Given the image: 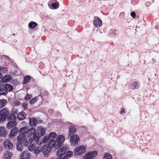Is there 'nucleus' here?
Wrapping results in <instances>:
<instances>
[{
	"label": "nucleus",
	"mask_w": 159,
	"mask_h": 159,
	"mask_svg": "<svg viewBox=\"0 0 159 159\" xmlns=\"http://www.w3.org/2000/svg\"><path fill=\"white\" fill-rule=\"evenodd\" d=\"M56 143L57 142L56 140L53 139H51L49 141L48 144L53 148L55 146Z\"/></svg>",
	"instance_id": "393cba45"
},
{
	"label": "nucleus",
	"mask_w": 159,
	"mask_h": 159,
	"mask_svg": "<svg viewBox=\"0 0 159 159\" xmlns=\"http://www.w3.org/2000/svg\"><path fill=\"white\" fill-rule=\"evenodd\" d=\"M9 113V111H8L6 108H4L1 110V113L0 114V124L5 121Z\"/></svg>",
	"instance_id": "f03ea898"
},
{
	"label": "nucleus",
	"mask_w": 159,
	"mask_h": 159,
	"mask_svg": "<svg viewBox=\"0 0 159 159\" xmlns=\"http://www.w3.org/2000/svg\"><path fill=\"white\" fill-rule=\"evenodd\" d=\"M7 93V92L5 90L4 92H2V93H0V94L1 95H6Z\"/></svg>",
	"instance_id": "8fccbe9b"
},
{
	"label": "nucleus",
	"mask_w": 159,
	"mask_h": 159,
	"mask_svg": "<svg viewBox=\"0 0 159 159\" xmlns=\"http://www.w3.org/2000/svg\"><path fill=\"white\" fill-rule=\"evenodd\" d=\"M12 115L11 114V113L10 114H9L8 115H9V116L7 117V120H12Z\"/></svg>",
	"instance_id": "c03bdc74"
},
{
	"label": "nucleus",
	"mask_w": 159,
	"mask_h": 159,
	"mask_svg": "<svg viewBox=\"0 0 159 159\" xmlns=\"http://www.w3.org/2000/svg\"><path fill=\"white\" fill-rule=\"evenodd\" d=\"M67 149L66 147H63L62 148H59L57 151V155L59 157L56 159H68L70 158L73 154V152L70 151H68L66 153V154L63 158H61L62 155H64Z\"/></svg>",
	"instance_id": "f257e3e1"
},
{
	"label": "nucleus",
	"mask_w": 159,
	"mask_h": 159,
	"mask_svg": "<svg viewBox=\"0 0 159 159\" xmlns=\"http://www.w3.org/2000/svg\"><path fill=\"white\" fill-rule=\"evenodd\" d=\"M47 95V92L44 91L43 93H40V96L42 98H43V97H44L46 95Z\"/></svg>",
	"instance_id": "79ce46f5"
},
{
	"label": "nucleus",
	"mask_w": 159,
	"mask_h": 159,
	"mask_svg": "<svg viewBox=\"0 0 159 159\" xmlns=\"http://www.w3.org/2000/svg\"><path fill=\"white\" fill-rule=\"evenodd\" d=\"M3 145L5 149L7 151H11L14 148L13 143L9 139H7L4 141Z\"/></svg>",
	"instance_id": "20e7f679"
},
{
	"label": "nucleus",
	"mask_w": 159,
	"mask_h": 159,
	"mask_svg": "<svg viewBox=\"0 0 159 159\" xmlns=\"http://www.w3.org/2000/svg\"><path fill=\"white\" fill-rule=\"evenodd\" d=\"M38 123V120L35 118H29V124L30 127H35L36 126V124Z\"/></svg>",
	"instance_id": "dca6fc26"
},
{
	"label": "nucleus",
	"mask_w": 159,
	"mask_h": 159,
	"mask_svg": "<svg viewBox=\"0 0 159 159\" xmlns=\"http://www.w3.org/2000/svg\"><path fill=\"white\" fill-rule=\"evenodd\" d=\"M43 151V147H41V148H38V147H37L36 149L34 151V153L35 154H38L39 153L42 152Z\"/></svg>",
	"instance_id": "2f4dec72"
},
{
	"label": "nucleus",
	"mask_w": 159,
	"mask_h": 159,
	"mask_svg": "<svg viewBox=\"0 0 159 159\" xmlns=\"http://www.w3.org/2000/svg\"><path fill=\"white\" fill-rule=\"evenodd\" d=\"M76 130V129L75 126V125H71L69 127V134L68 137L75 133Z\"/></svg>",
	"instance_id": "ddd939ff"
},
{
	"label": "nucleus",
	"mask_w": 159,
	"mask_h": 159,
	"mask_svg": "<svg viewBox=\"0 0 159 159\" xmlns=\"http://www.w3.org/2000/svg\"><path fill=\"white\" fill-rule=\"evenodd\" d=\"M4 87L6 90L9 92L11 91L13 88L12 86L8 84H5Z\"/></svg>",
	"instance_id": "b1692460"
},
{
	"label": "nucleus",
	"mask_w": 159,
	"mask_h": 159,
	"mask_svg": "<svg viewBox=\"0 0 159 159\" xmlns=\"http://www.w3.org/2000/svg\"><path fill=\"white\" fill-rule=\"evenodd\" d=\"M27 153V151H24L21 154L20 159H24V157L26 155V153Z\"/></svg>",
	"instance_id": "58836bf2"
},
{
	"label": "nucleus",
	"mask_w": 159,
	"mask_h": 159,
	"mask_svg": "<svg viewBox=\"0 0 159 159\" xmlns=\"http://www.w3.org/2000/svg\"><path fill=\"white\" fill-rule=\"evenodd\" d=\"M23 143L21 142H17L16 143V149L18 151H21L23 148Z\"/></svg>",
	"instance_id": "4be33fe9"
},
{
	"label": "nucleus",
	"mask_w": 159,
	"mask_h": 159,
	"mask_svg": "<svg viewBox=\"0 0 159 159\" xmlns=\"http://www.w3.org/2000/svg\"><path fill=\"white\" fill-rule=\"evenodd\" d=\"M1 86L0 85V87H1Z\"/></svg>",
	"instance_id": "0e129e2a"
},
{
	"label": "nucleus",
	"mask_w": 159,
	"mask_h": 159,
	"mask_svg": "<svg viewBox=\"0 0 159 159\" xmlns=\"http://www.w3.org/2000/svg\"><path fill=\"white\" fill-rule=\"evenodd\" d=\"M94 18V19L93 21L94 26L97 28H99L102 25V21L100 19L99 17L95 16Z\"/></svg>",
	"instance_id": "6e6552de"
},
{
	"label": "nucleus",
	"mask_w": 159,
	"mask_h": 159,
	"mask_svg": "<svg viewBox=\"0 0 159 159\" xmlns=\"http://www.w3.org/2000/svg\"><path fill=\"white\" fill-rule=\"evenodd\" d=\"M37 131H39V133L40 132V136H43L45 134L46 129L43 126H38L37 128Z\"/></svg>",
	"instance_id": "f3484780"
},
{
	"label": "nucleus",
	"mask_w": 159,
	"mask_h": 159,
	"mask_svg": "<svg viewBox=\"0 0 159 159\" xmlns=\"http://www.w3.org/2000/svg\"><path fill=\"white\" fill-rule=\"evenodd\" d=\"M69 123L70 124H72L71 123H70V122H69Z\"/></svg>",
	"instance_id": "bf43d9fd"
},
{
	"label": "nucleus",
	"mask_w": 159,
	"mask_h": 159,
	"mask_svg": "<svg viewBox=\"0 0 159 159\" xmlns=\"http://www.w3.org/2000/svg\"><path fill=\"white\" fill-rule=\"evenodd\" d=\"M31 79V77L28 75L24 77L23 84H26L27 83L29 82Z\"/></svg>",
	"instance_id": "c85d7f7f"
},
{
	"label": "nucleus",
	"mask_w": 159,
	"mask_h": 159,
	"mask_svg": "<svg viewBox=\"0 0 159 159\" xmlns=\"http://www.w3.org/2000/svg\"><path fill=\"white\" fill-rule=\"evenodd\" d=\"M17 123L16 121L12 120H9L7 124L6 128L9 129L14 127L16 125Z\"/></svg>",
	"instance_id": "9b49d317"
},
{
	"label": "nucleus",
	"mask_w": 159,
	"mask_h": 159,
	"mask_svg": "<svg viewBox=\"0 0 159 159\" xmlns=\"http://www.w3.org/2000/svg\"><path fill=\"white\" fill-rule=\"evenodd\" d=\"M125 111L124 108H121V110L120 111V113L122 114V113L124 112Z\"/></svg>",
	"instance_id": "603ef678"
},
{
	"label": "nucleus",
	"mask_w": 159,
	"mask_h": 159,
	"mask_svg": "<svg viewBox=\"0 0 159 159\" xmlns=\"http://www.w3.org/2000/svg\"><path fill=\"white\" fill-rule=\"evenodd\" d=\"M13 103L16 106H18L20 105V102L19 101H15L13 102Z\"/></svg>",
	"instance_id": "a18cd8bd"
},
{
	"label": "nucleus",
	"mask_w": 159,
	"mask_h": 159,
	"mask_svg": "<svg viewBox=\"0 0 159 159\" xmlns=\"http://www.w3.org/2000/svg\"><path fill=\"white\" fill-rule=\"evenodd\" d=\"M5 68L4 67L0 66V71H5Z\"/></svg>",
	"instance_id": "3c124183"
},
{
	"label": "nucleus",
	"mask_w": 159,
	"mask_h": 159,
	"mask_svg": "<svg viewBox=\"0 0 159 159\" xmlns=\"http://www.w3.org/2000/svg\"><path fill=\"white\" fill-rule=\"evenodd\" d=\"M33 137H32L34 140L37 143V144H39V139L41 137L40 136L39 133V131H36L34 134H33Z\"/></svg>",
	"instance_id": "4468645a"
},
{
	"label": "nucleus",
	"mask_w": 159,
	"mask_h": 159,
	"mask_svg": "<svg viewBox=\"0 0 159 159\" xmlns=\"http://www.w3.org/2000/svg\"><path fill=\"white\" fill-rule=\"evenodd\" d=\"M131 16L133 18H135L136 15L135 12L134 11L130 13Z\"/></svg>",
	"instance_id": "49530a36"
},
{
	"label": "nucleus",
	"mask_w": 159,
	"mask_h": 159,
	"mask_svg": "<svg viewBox=\"0 0 159 159\" xmlns=\"http://www.w3.org/2000/svg\"><path fill=\"white\" fill-rule=\"evenodd\" d=\"M24 157V159H30V156L28 152L26 153V155Z\"/></svg>",
	"instance_id": "37998d69"
},
{
	"label": "nucleus",
	"mask_w": 159,
	"mask_h": 159,
	"mask_svg": "<svg viewBox=\"0 0 159 159\" xmlns=\"http://www.w3.org/2000/svg\"><path fill=\"white\" fill-rule=\"evenodd\" d=\"M41 144V142L39 144L40 145V144Z\"/></svg>",
	"instance_id": "052dcab7"
},
{
	"label": "nucleus",
	"mask_w": 159,
	"mask_h": 159,
	"mask_svg": "<svg viewBox=\"0 0 159 159\" xmlns=\"http://www.w3.org/2000/svg\"><path fill=\"white\" fill-rule=\"evenodd\" d=\"M97 151H91L85 154L84 159H93L97 155Z\"/></svg>",
	"instance_id": "423d86ee"
},
{
	"label": "nucleus",
	"mask_w": 159,
	"mask_h": 159,
	"mask_svg": "<svg viewBox=\"0 0 159 159\" xmlns=\"http://www.w3.org/2000/svg\"><path fill=\"white\" fill-rule=\"evenodd\" d=\"M32 97V95L29 94H27L25 98V100H29Z\"/></svg>",
	"instance_id": "ea45409f"
},
{
	"label": "nucleus",
	"mask_w": 159,
	"mask_h": 159,
	"mask_svg": "<svg viewBox=\"0 0 159 159\" xmlns=\"http://www.w3.org/2000/svg\"><path fill=\"white\" fill-rule=\"evenodd\" d=\"M19 130L17 127H14L11 129L8 135V137L10 139H12L13 137L15 136L17 133H19Z\"/></svg>",
	"instance_id": "1a4fd4ad"
},
{
	"label": "nucleus",
	"mask_w": 159,
	"mask_h": 159,
	"mask_svg": "<svg viewBox=\"0 0 159 159\" xmlns=\"http://www.w3.org/2000/svg\"><path fill=\"white\" fill-rule=\"evenodd\" d=\"M112 155L109 153H106L104 154L103 159H112Z\"/></svg>",
	"instance_id": "cd10ccee"
},
{
	"label": "nucleus",
	"mask_w": 159,
	"mask_h": 159,
	"mask_svg": "<svg viewBox=\"0 0 159 159\" xmlns=\"http://www.w3.org/2000/svg\"><path fill=\"white\" fill-rule=\"evenodd\" d=\"M52 147L48 145L47 146L44 145L43 147V149L47 150L49 152H50L52 150Z\"/></svg>",
	"instance_id": "7c9ffc66"
},
{
	"label": "nucleus",
	"mask_w": 159,
	"mask_h": 159,
	"mask_svg": "<svg viewBox=\"0 0 159 159\" xmlns=\"http://www.w3.org/2000/svg\"><path fill=\"white\" fill-rule=\"evenodd\" d=\"M20 134L17 137V142H21L24 143V142L26 139V135L24 134Z\"/></svg>",
	"instance_id": "f8f14e48"
},
{
	"label": "nucleus",
	"mask_w": 159,
	"mask_h": 159,
	"mask_svg": "<svg viewBox=\"0 0 159 159\" xmlns=\"http://www.w3.org/2000/svg\"><path fill=\"white\" fill-rule=\"evenodd\" d=\"M139 87L138 84V82H133L131 83L130 86L131 89H137Z\"/></svg>",
	"instance_id": "a878e982"
},
{
	"label": "nucleus",
	"mask_w": 159,
	"mask_h": 159,
	"mask_svg": "<svg viewBox=\"0 0 159 159\" xmlns=\"http://www.w3.org/2000/svg\"><path fill=\"white\" fill-rule=\"evenodd\" d=\"M15 114H13L12 115V120L16 121V116H15Z\"/></svg>",
	"instance_id": "09e8293b"
},
{
	"label": "nucleus",
	"mask_w": 159,
	"mask_h": 159,
	"mask_svg": "<svg viewBox=\"0 0 159 159\" xmlns=\"http://www.w3.org/2000/svg\"><path fill=\"white\" fill-rule=\"evenodd\" d=\"M7 102V100L6 99H0V108L4 107Z\"/></svg>",
	"instance_id": "c756f323"
},
{
	"label": "nucleus",
	"mask_w": 159,
	"mask_h": 159,
	"mask_svg": "<svg viewBox=\"0 0 159 159\" xmlns=\"http://www.w3.org/2000/svg\"><path fill=\"white\" fill-rule=\"evenodd\" d=\"M37 98L36 97H34L31 99L30 101V103L31 104H33L34 102L37 101Z\"/></svg>",
	"instance_id": "e433bc0d"
},
{
	"label": "nucleus",
	"mask_w": 159,
	"mask_h": 159,
	"mask_svg": "<svg viewBox=\"0 0 159 159\" xmlns=\"http://www.w3.org/2000/svg\"><path fill=\"white\" fill-rule=\"evenodd\" d=\"M51 6L53 8L56 9L57 8L59 7V3L58 2L57 3L54 2L51 4Z\"/></svg>",
	"instance_id": "72a5a7b5"
},
{
	"label": "nucleus",
	"mask_w": 159,
	"mask_h": 159,
	"mask_svg": "<svg viewBox=\"0 0 159 159\" xmlns=\"http://www.w3.org/2000/svg\"><path fill=\"white\" fill-rule=\"evenodd\" d=\"M26 117V114L25 113L22 111L18 114L17 118L19 120H23Z\"/></svg>",
	"instance_id": "a211bd4d"
},
{
	"label": "nucleus",
	"mask_w": 159,
	"mask_h": 159,
	"mask_svg": "<svg viewBox=\"0 0 159 159\" xmlns=\"http://www.w3.org/2000/svg\"><path fill=\"white\" fill-rule=\"evenodd\" d=\"M43 151L42 152H43V154L44 155V156L45 157H48V154L50 152L48 151L47 150H45V149H43Z\"/></svg>",
	"instance_id": "c9c22d12"
},
{
	"label": "nucleus",
	"mask_w": 159,
	"mask_h": 159,
	"mask_svg": "<svg viewBox=\"0 0 159 159\" xmlns=\"http://www.w3.org/2000/svg\"><path fill=\"white\" fill-rule=\"evenodd\" d=\"M50 139L49 136H47V135L44 136L43 139V143H47L48 140Z\"/></svg>",
	"instance_id": "f704fd0d"
},
{
	"label": "nucleus",
	"mask_w": 159,
	"mask_h": 159,
	"mask_svg": "<svg viewBox=\"0 0 159 159\" xmlns=\"http://www.w3.org/2000/svg\"><path fill=\"white\" fill-rule=\"evenodd\" d=\"M4 90V89L3 88H0V93H2L3 91Z\"/></svg>",
	"instance_id": "864d4df0"
},
{
	"label": "nucleus",
	"mask_w": 159,
	"mask_h": 159,
	"mask_svg": "<svg viewBox=\"0 0 159 159\" xmlns=\"http://www.w3.org/2000/svg\"><path fill=\"white\" fill-rule=\"evenodd\" d=\"M12 82H13V83H15L16 82H17V81L16 80H12Z\"/></svg>",
	"instance_id": "5fc2aeb1"
},
{
	"label": "nucleus",
	"mask_w": 159,
	"mask_h": 159,
	"mask_svg": "<svg viewBox=\"0 0 159 159\" xmlns=\"http://www.w3.org/2000/svg\"><path fill=\"white\" fill-rule=\"evenodd\" d=\"M152 60H154L153 59H152Z\"/></svg>",
	"instance_id": "e2e57ef3"
},
{
	"label": "nucleus",
	"mask_w": 159,
	"mask_h": 159,
	"mask_svg": "<svg viewBox=\"0 0 159 159\" xmlns=\"http://www.w3.org/2000/svg\"><path fill=\"white\" fill-rule=\"evenodd\" d=\"M17 109L16 108H13L11 112V114H16L17 113Z\"/></svg>",
	"instance_id": "a19ab883"
},
{
	"label": "nucleus",
	"mask_w": 159,
	"mask_h": 159,
	"mask_svg": "<svg viewBox=\"0 0 159 159\" xmlns=\"http://www.w3.org/2000/svg\"><path fill=\"white\" fill-rule=\"evenodd\" d=\"M85 148L83 146H78L74 150V156L80 155L85 152Z\"/></svg>",
	"instance_id": "39448f33"
},
{
	"label": "nucleus",
	"mask_w": 159,
	"mask_h": 159,
	"mask_svg": "<svg viewBox=\"0 0 159 159\" xmlns=\"http://www.w3.org/2000/svg\"><path fill=\"white\" fill-rule=\"evenodd\" d=\"M114 35H116V33H114ZM113 35H114V34H113Z\"/></svg>",
	"instance_id": "13d9d810"
},
{
	"label": "nucleus",
	"mask_w": 159,
	"mask_h": 159,
	"mask_svg": "<svg viewBox=\"0 0 159 159\" xmlns=\"http://www.w3.org/2000/svg\"><path fill=\"white\" fill-rule=\"evenodd\" d=\"M11 78V76L9 75H6L2 77L0 80V84L1 82L7 83L9 82Z\"/></svg>",
	"instance_id": "2eb2a0df"
},
{
	"label": "nucleus",
	"mask_w": 159,
	"mask_h": 159,
	"mask_svg": "<svg viewBox=\"0 0 159 159\" xmlns=\"http://www.w3.org/2000/svg\"><path fill=\"white\" fill-rule=\"evenodd\" d=\"M43 122L42 121V120H39L38 121V122L39 123H42Z\"/></svg>",
	"instance_id": "6e6d98bb"
},
{
	"label": "nucleus",
	"mask_w": 159,
	"mask_h": 159,
	"mask_svg": "<svg viewBox=\"0 0 159 159\" xmlns=\"http://www.w3.org/2000/svg\"><path fill=\"white\" fill-rule=\"evenodd\" d=\"M38 25V24L35 22L31 21L29 24L28 26L31 29H34Z\"/></svg>",
	"instance_id": "bb28decb"
},
{
	"label": "nucleus",
	"mask_w": 159,
	"mask_h": 159,
	"mask_svg": "<svg viewBox=\"0 0 159 159\" xmlns=\"http://www.w3.org/2000/svg\"><path fill=\"white\" fill-rule=\"evenodd\" d=\"M28 126H25L21 128L19 130V133L25 134H27Z\"/></svg>",
	"instance_id": "412c9836"
},
{
	"label": "nucleus",
	"mask_w": 159,
	"mask_h": 159,
	"mask_svg": "<svg viewBox=\"0 0 159 159\" xmlns=\"http://www.w3.org/2000/svg\"><path fill=\"white\" fill-rule=\"evenodd\" d=\"M65 140V137L63 135L60 134L57 136L56 139L57 143L55 145V148L57 149L61 147Z\"/></svg>",
	"instance_id": "7ed1b4c3"
},
{
	"label": "nucleus",
	"mask_w": 159,
	"mask_h": 159,
	"mask_svg": "<svg viewBox=\"0 0 159 159\" xmlns=\"http://www.w3.org/2000/svg\"><path fill=\"white\" fill-rule=\"evenodd\" d=\"M22 106L25 109H26L28 107V104L26 103H23L22 104Z\"/></svg>",
	"instance_id": "de8ad7c7"
},
{
	"label": "nucleus",
	"mask_w": 159,
	"mask_h": 159,
	"mask_svg": "<svg viewBox=\"0 0 159 159\" xmlns=\"http://www.w3.org/2000/svg\"><path fill=\"white\" fill-rule=\"evenodd\" d=\"M33 139L31 136H28L26 138L25 141L24 142L23 145L25 146H28L33 143Z\"/></svg>",
	"instance_id": "9d476101"
},
{
	"label": "nucleus",
	"mask_w": 159,
	"mask_h": 159,
	"mask_svg": "<svg viewBox=\"0 0 159 159\" xmlns=\"http://www.w3.org/2000/svg\"><path fill=\"white\" fill-rule=\"evenodd\" d=\"M27 134L28 136H31L36 131V129L33 127L29 129L28 127Z\"/></svg>",
	"instance_id": "aec40b11"
},
{
	"label": "nucleus",
	"mask_w": 159,
	"mask_h": 159,
	"mask_svg": "<svg viewBox=\"0 0 159 159\" xmlns=\"http://www.w3.org/2000/svg\"><path fill=\"white\" fill-rule=\"evenodd\" d=\"M80 139V138L77 135L73 134L70 139L71 145L73 146L78 144Z\"/></svg>",
	"instance_id": "0eeeda50"
},
{
	"label": "nucleus",
	"mask_w": 159,
	"mask_h": 159,
	"mask_svg": "<svg viewBox=\"0 0 159 159\" xmlns=\"http://www.w3.org/2000/svg\"><path fill=\"white\" fill-rule=\"evenodd\" d=\"M57 135V134L55 132H52L49 134L48 136L49 138H55Z\"/></svg>",
	"instance_id": "473e14b6"
},
{
	"label": "nucleus",
	"mask_w": 159,
	"mask_h": 159,
	"mask_svg": "<svg viewBox=\"0 0 159 159\" xmlns=\"http://www.w3.org/2000/svg\"><path fill=\"white\" fill-rule=\"evenodd\" d=\"M1 113V110L0 111V114Z\"/></svg>",
	"instance_id": "680f3d73"
},
{
	"label": "nucleus",
	"mask_w": 159,
	"mask_h": 159,
	"mask_svg": "<svg viewBox=\"0 0 159 159\" xmlns=\"http://www.w3.org/2000/svg\"><path fill=\"white\" fill-rule=\"evenodd\" d=\"M2 73H0V79H1L2 77Z\"/></svg>",
	"instance_id": "4d7b16f0"
},
{
	"label": "nucleus",
	"mask_w": 159,
	"mask_h": 159,
	"mask_svg": "<svg viewBox=\"0 0 159 159\" xmlns=\"http://www.w3.org/2000/svg\"><path fill=\"white\" fill-rule=\"evenodd\" d=\"M35 145H34V144H33L32 145H31V146H30L29 147V150L31 151H32L34 150V149L35 148Z\"/></svg>",
	"instance_id": "4c0bfd02"
},
{
	"label": "nucleus",
	"mask_w": 159,
	"mask_h": 159,
	"mask_svg": "<svg viewBox=\"0 0 159 159\" xmlns=\"http://www.w3.org/2000/svg\"><path fill=\"white\" fill-rule=\"evenodd\" d=\"M13 155V154L12 152L7 150L4 156H5L6 159H11L10 158L12 157Z\"/></svg>",
	"instance_id": "5701e85b"
},
{
	"label": "nucleus",
	"mask_w": 159,
	"mask_h": 159,
	"mask_svg": "<svg viewBox=\"0 0 159 159\" xmlns=\"http://www.w3.org/2000/svg\"><path fill=\"white\" fill-rule=\"evenodd\" d=\"M7 136V133L5 127L2 126L0 127V136L5 137Z\"/></svg>",
	"instance_id": "6ab92c4d"
}]
</instances>
